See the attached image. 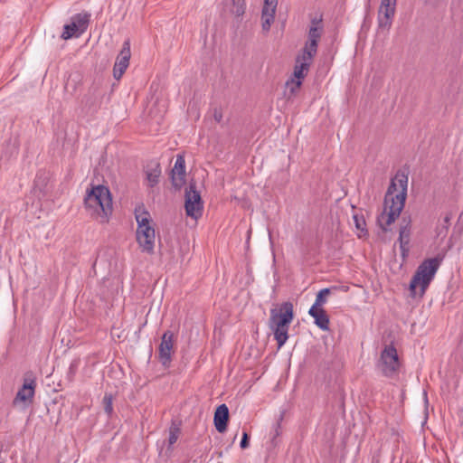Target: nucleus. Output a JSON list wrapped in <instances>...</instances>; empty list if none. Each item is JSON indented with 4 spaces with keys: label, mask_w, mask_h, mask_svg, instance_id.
Segmentation results:
<instances>
[{
    "label": "nucleus",
    "mask_w": 463,
    "mask_h": 463,
    "mask_svg": "<svg viewBox=\"0 0 463 463\" xmlns=\"http://www.w3.org/2000/svg\"><path fill=\"white\" fill-rule=\"evenodd\" d=\"M408 176L397 174L387 189L384 197V209L377 222L383 231L400 216L407 197Z\"/></svg>",
    "instance_id": "f257e3e1"
},
{
    "label": "nucleus",
    "mask_w": 463,
    "mask_h": 463,
    "mask_svg": "<svg viewBox=\"0 0 463 463\" xmlns=\"http://www.w3.org/2000/svg\"><path fill=\"white\" fill-rule=\"evenodd\" d=\"M321 19H313L308 30L307 41L300 54L296 58V64L294 67V77L305 78L307 74L309 67L312 63L313 58L317 52L318 42L321 38L323 26L321 25Z\"/></svg>",
    "instance_id": "f03ea898"
},
{
    "label": "nucleus",
    "mask_w": 463,
    "mask_h": 463,
    "mask_svg": "<svg viewBox=\"0 0 463 463\" xmlns=\"http://www.w3.org/2000/svg\"><path fill=\"white\" fill-rule=\"evenodd\" d=\"M84 205L89 214L101 222H108L112 213V197L110 191L104 185L93 186L84 197Z\"/></svg>",
    "instance_id": "7ed1b4c3"
},
{
    "label": "nucleus",
    "mask_w": 463,
    "mask_h": 463,
    "mask_svg": "<svg viewBox=\"0 0 463 463\" xmlns=\"http://www.w3.org/2000/svg\"><path fill=\"white\" fill-rule=\"evenodd\" d=\"M294 319V307L290 301L281 303L270 309L269 326L280 348L288 339V327Z\"/></svg>",
    "instance_id": "20e7f679"
},
{
    "label": "nucleus",
    "mask_w": 463,
    "mask_h": 463,
    "mask_svg": "<svg viewBox=\"0 0 463 463\" xmlns=\"http://www.w3.org/2000/svg\"><path fill=\"white\" fill-rule=\"evenodd\" d=\"M442 260L443 256L438 255L434 258L427 259L420 264L410 282L409 289L412 297L417 295L416 289L418 287L420 288L419 295L422 297L425 294Z\"/></svg>",
    "instance_id": "39448f33"
},
{
    "label": "nucleus",
    "mask_w": 463,
    "mask_h": 463,
    "mask_svg": "<svg viewBox=\"0 0 463 463\" xmlns=\"http://www.w3.org/2000/svg\"><path fill=\"white\" fill-rule=\"evenodd\" d=\"M135 215L137 222L136 232L137 241L143 252L153 254L156 232L154 227L150 224V214L147 211L139 208L136 209Z\"/></svg>",
    "instance_id": "423d86ee"
},
{
    "label": "nucleus",
    "mask_w": 463,
    "mask_h": 463,
    "mask_svg": "<svg viewBox=\"0 0 463 463\" xmlns=\"http://www.w3.org/2000/svg\"><path fill=\"white\" fill-rule=\"evenodd\" d=\"M400 368V360L396 348L392 345H385L376 363V369L385 377L393 378Z\"/></svg>",
    "instance_id": "0eeeda50"
},
{
    "label": "nucleus",
    "mask_w": 463,
    "mask_h": 463,
    "mask_svg": "<svg viewBox=\"0 0 463 463\" xmlns=\"http://www.w3.org/2000/svg\"><path fill=\"white\" fill-rule=\"evenodd\" d=\"M36 387V380L33 373H26L24 378V384L18 390L14 401V406L23 404L27 407L33 402Z\"/></svg>",
    "instance_id": "6e6552de"
},
{
    "label": "nucleus",
    "mask_w": 463,
    "mask_h": 463,
    "mask_svg": "<svg viewBox=\"0 0 463 463\" xmlns=\"http://www.w3.org/2000/svg\"><path fill=\"white\" fill-rule=\"evenodd\" d=\"M185 211L188 216L197 219L202 215L203 202L195 184L191 183L185 190Z\"/></svg>",
    "instance_id": "1a4fd4ad"
},
{
    "label": "nucleus",
    "mask_w": 463,
    "mask_h": 463,
    "mask_svg": "<svg viewBox=\"0 0 463 463\" xmlns=\"http://www.w3.org/2000/svg\"><path fill=\"white\" fill-rule=\"evenodd\" d=\"M90 22V14H77L71 18V23L65 24L61 37L65 40L73 36H80L88 28Z\"/></svg>",
    "instance_id": "9d476101"
},
{
    "label": "nucleus",
    "mask_w": 463,
    "mask_h": 463,
    "mask_svg": "<svg viewBox=\"0 0 463 463\" xmlns=\"http://www.w3.org/2000/svg\"><path fill=\"white\" fill-rule=\"evenodd\" d=\"M174 346V333L172 331H165L163 334L161 343L158 348V357L165 368L170 366L172 361V351Z\"/></svg>",
    "instance_id": "9b49d317"
},
{
    "label": "nucleus",
    "mask_w": 463,
    "mask_h": 463,
    "mask_svg": "<svg viewBox=\"0 0 463 463\" xmlns=\"http://www.w3.org/2000/svg\"><path fill=\"white\" fill-rule=\"evenodd\" d=\"M131 56L130 43L125 41L119 54L117 57L116 62L113 68V76L116 80L121 79L125 73L127 68L129 65V60Z\"/></svg>",
    "instance_id": "f8f14e48"
},
{
    "label": "nucleus",
    "mask_w": 463,
    "mask_h": 463,
    "mask_svg": "<svg viewBox=\"0 0 463 463\" xmlns=\"http://www.w3.org/2000/svg\"><path fill=\"white\" fill-rule=\"evenodd\" d=\"M279 0H264L261 12V26L262 30L269 32L271 24L274 22Z\"/></svg>",
    "instance_id": "ddd939ff"
},
{
    "label": "nucleus",
    "mask_w": 463,
    "mask_h": 463,
    "mask_svg": "<svg viewBox=\"0 0 463 463\" xmlns=\"http://www.w3.org/2000/svg\"><path fill=\"white\" fill-rule=\"evenodd\" d=\"M185 161L182 155H177L175 165L171 171L172 184L175 188H181L184 183Z\"/></svg>",
    "instance_id": "4468645a"
},
{
    "label": "nucleus",
    "mask_w": 463,
    "mask_h": 463,
    "mask_svg": "<svg viewBox=\"0 0 463 463\" xmlns=\"http://www.w3.org/2000/svg\"><path fill=\"white\" fill-rule=\"evenodd\" d=\"M228 420H229V409H228L227 405L226 404L219 405L214 412V417H213L214 426H215L216 430L221 433L224 432L227 429Z\"/></svg>",
    "instance_id": "2eb2a0df"
},
{
    "label": "nucleus",
    "mask_w": 463,
    "mask_h": 463,
    "mask_svg": "<svg viewBox=\"0 0 463 463\" xmlns=\"http://www.w3.org/2000/svg\"><path fill=\"white\" fill-rule=\"evenodd\" d=\"M411 235V220L402 219V222L400 226L399 231V242L402 255L405 256L408 251V245L410 242Z\"/></svg>",
    "instance_id": "dca6fc26"
},
{
    "label": "nucleus",
    "mask_w": 463,
    "mask_h": 463,
    "mask_svg": "<svg viewBox=\"0 0 463 463\" xmlns=\"http://www.w3.org/2000/svg\"><path fill=\"white\" fill-rule=\"evenodd\" d=\"M308 314L315 319V324L317 327L324 331L329 330V317L326 315L325 309L310 307Z\"/></svg>",
    "instance_id": "f3484780"
},
{
    "label": "nucleus",
    "mask_w": 463,
    "mask_h": 463,
    "mask_svg": "<svg viewBox=\"0 0 463 463\" xmlns=\"http://www.w3.org/2000/svg\"><path fill=\"white\" fill-rule=\"evenodd\" d=\"M161 175L160 165L156 162H151L146 168V176L149 186L153 187L159 182Z\"/></svg>",
    "instance_id": "a211bd4d"
},
{
    "label": "nucleus",
    "mask_w": 463,
    "mask_h": 463,
    "mask_svg": "<svg viewBox=\"0 0 463 463\" xmlns=\"http://www.w3.org/2000/svg\"><path fill=\"white\" fill-rule=\"evenodd\" d=\"M330 294V289L326 288L318 291L316 297L315 303L311 307H315L316 309H324L322 306L326 303L327 296Z\"/></svg>",
    "instance_id": "6ab92c4d"
},
{
    "label": "nucleus",
    "mask_w": 463,
    "mask_h": 463,
    "mask_svg": "<svg viewBox=\"0 0 463 463\" xmlns=\"http://www.w3.org/2000/svg\"><path fill=\"white\" fill-rule=\"evenodd\" d=\"M395 12L396 5L381 4L378 10V14L379 16L386 17L393 21Z\"/></svg>",
    "instance_id": "aec40b11"
},
{
    "label": "nucleus",
    "mask_w": 463,
    "mask_h": 463,
    "mask_svg": "<svg viewBox=\"0 0 463 463\" xmlns=\"http://www.w3.org/2000/svg\"><path fill=\"white\" fill-rule=\"evenodd\" d=\"M378 30L382 32H389L392 27V20L377 15Z\"/></svg>",
    "instance_id": "412c9836"
},
{
    "label": "nucleus",
    "mask_w": 463,
    "mask_h": 463,
    "mask_svg": "<svg viewBox=\"0 0 463 463\" xmlns=\"http://www.w3.org/2000/svg\"><path fill=\"white\" fill-rule=\"evenodd\" d=\"M233 2V7H232V14L236 16H241L245 12V4L241 0H232Z\"/></svg>",
    "instance_id": "4be33fe9"
},
{
    "label": "nucleus",
    "mask_w": 463,
    "mask_h": 463,
    "mask_svg": "<svg viewBox=\"0 0 463 463\" xmlns=\"http://www.w3.org/2000/svg\"><path fill=\"white\" fill-rule=\"evenodd\" d=\"M103 408L105 412L108 415H110L113 412V406H112V394L110 393H105L103 400Z\"/></svg>",
    "instance_id": "5701e85b"
},
{
    "label": "nucleus",
    "mask_w": 463,
    "mask_h": 463,
    "mask_svg": "<svg viewBox=\"0 0 463 463\" xmlns=\"http://www.w3.org/2000/svg\"><path fill=\"white\" fill-rule=\"evenodd\" d=\"M295 78H296L297 80H291V81H290V82H289V81H288V82H287V85H288V86H289V85L291 86V87H290V91H291V93H295L296 91H298V90L300 89L301 84H302L301 80H302L303 78H297V77H295Z\"/></svg>",
    "instance_id": "b1692460"
},
{
    "label": "nucleus",
    "mask_w": 463,
    "mask_h": 463,
    "mask_svg": "<svg viewBox=\"0 0 463 463\" xmlns=\"http://www.w3.org/2000/svg\"><path fill=\"white\" fill-rule=\"evenodd\" d=\"M249 445H250V436L246 431H243L241 440L240 443V447L242 449H245L249 447Z\"/></svg>",
    "instance_id": "393cba45"
},
{
    "label": "nucleus",
    "mask_w": 463,
    "mask_h": 463,
    "mask_svg": "<svg viewBox=\"0 0 463 463\" xmlns=\"http://www.w3.org/2000/svg\"><path fill=\"white\" fill-rule=\"evenodd\" d=\"M178 439V430H171L169 433L168 442L169 445H173L176 442Z\"/></svg>",
    "instance_id": "a878e982"
},
{
    "label": "nucleus",
    "mask_w": 463,
    "mask_h": 463,
    "mask_svg": "<svg viewBox=\"0 0 463 463\" xmlns=\"http://www.w3.org/2000/svg\"><path fill=\"white\" fill-rule=\"evenodd\" d=\"M281 420H282V416L279 417V420L275 424L273 439H275L277 437H279L281 433V430H281V425H280Z\"/></svg>",
    "instance_id": "bb28decb"
},
{
    "label": "nucleus",
    "mask_w": 463,
    "mask_h": 463,
    "mask_svg": "<svg viewBox=\"0 0 463 463\" xmlns=\"http://www.w3.org/2000/svg\"><path fill=\"white\" fill-rule=\"evenodd\" d=\"M354 221L355 222V227L358 230L364 231V226L365 225V222H364V221L363 219H359L358 216L354 215Z\"/></svg>",
    "instance_id": "cd10ccee"
},
{
    "label": "nucleus",
    "mask_w": 463,
    "mask_h": 463,
    "mask_svg": "<svg viewBox=\"0 0 463 463\" xmlns=\"http://www.w3.org/2000/svg\"><path fill=\"white\" fill-rule=\"evenodd\" d=\"M76 367H77V365L74 363L71 364L69 372H68V376H69L70 380H71L73 378V376L76 373Z\"/></svg>",
    "instance_id": "c85d7f7f"
},
{
    "label": "nucleus",
    "mask_w": 463,
    "mask_h": 463,
    "mask_svg": "<svg viewBox=\"0 0 463 463\" xmlns=\"http://www.w3.org/2000/svg\"><path fill=\"white\" fill-rule=\"evenodd\" d=\"M381 4L396 5L397 0H382Z\"/></svg>",
    "instance_id": "c756f323"
},
{
    "label": "nucleus",
    "mask_w": 463,
    "mask_h": 463,
    "mask_svg": "<svg viewBox=\"0 0 463 463\" xmlns=\"http://www.w3.org/2000/svg\"><path fill=\"white\" fill-rule=\"evenodd\" d=\"M440 0H426V3L432 5L437 6Z\"/></svg>",
    "instance_id": "7c9ffc66"
},
{
    "label": "nucleus",
    "mask_w": 463,
    "mask_h": 463,
    "mask_svg": "<svg viewBox=\"0 0 463 463\" xmlns=\"http://www.w3.org/2000/svg\"><path fill=\"white\" fill-rule=\"evenodd\" d=\"M214 118H215V120H216L217 122H220V121H221V119H222V115H221V114H219V113H217V112H215V113H214Z\"/></svg>",
    "instance_id": "2f4dec72"
},
{
    "label": "nucleus",
    "mask_w": 463,
    "mask_h": 463,
    "mask_svg": "<svg viewBox=\"0 0 463 463\" xmlns=\"http://www.w3.org/2000/svg\"><path fill=\"white\" fill-rule=\"evenodd\" d=\"M444 221H445L446 222H449V216H446Z\"/></svg>",
    "instance_id": "473e14b6"
}]
</instances>
